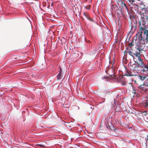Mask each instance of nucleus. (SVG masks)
I'll return each instance as SVG.
<instances>
[{"label":"nucleus","mask_w":148,"mask_h":148,"mask_svg":"<svg viewBox=\"0 0 148 148\" xmlns=\"http://www.w3.org/2000/svg\"><path fill=\"white\" fill-rule=\"evenodd\" d=\"M137 42L136 45L137 47V49L139 50V51L144 50L145 47V43H147L148 41V37L144 35L143 37L142 36V34L140 33V34L137 39Z\"/></svg>","instance_id":"obj_1"},{"label":"nucleus","mask_w":148,"mask_h":148,"mask_svg":"<svg viewBox=\"0 0 148 148\" xmlns=\"http://www.w3.org/2000/svg\"><path fill=\"white\" fill-rule=\"evenodd\" d=\"M148 26H145L143 24L140 23V27H139L140 31L141 34H142L143 32V35L145 36L148 37Z\"/></svg>","instance_id":"obj_2"},{"label":"nucleus","mask_w":148,"mask_h":148,"mask_svg":"<svg viewBox=\"0 0 148 148\" xmlns=\"http://www.w3.org/2000/svg\"><path fill=\"white\" fill-rule=\"evenodd\" d=\"M129 5L131 8V11L132 12H133L135 14L138 13L139 7L138 5L133 3Z\"/></svg>","instance_id":"obj_3"},{"label":"nucleus","mask_w":148,"mask_h":148,"mask_svg":"<svg viewBox=\"0 0 148 148\" xmlns=\"http://www.w3.org/2000/svg\"><path fill=\"white\" fill-rule=\"evenodd\" d=\"M119 8L121 10L124 11L126 10L128 12V8L126 6V5L125 3L123 1H119Z\"/></svg>","instance_id":"obj_4"},{"label":"nucleus","mask_w":148,"mask_h":148,"mask_svg":"<svg viewBox=\"0 0 148 148\" xmlns=\"http://www.w3.org/2000/svg\"><path fill=\"white\" fill-rule=\"evenodd\" d=\"M123 10H121L118 9L116 10L115 12L119 19L120 18L122 17L123 18H125V15L123 13Z\"/></svg>","instance_id":"obj_5"},{"label":"nucleus","mask_w":148,"mask_h":148,"mask_svg":"<svg viewBox=\"0 0 148 148\" xmlns=\"http://www.w3.org/2000/svg\"><path fill=\"white\" fill-rule=\"evenodd\" d=\"M141 20L140 21H143L148 19V11H145L141 15Z\"/></svg>","instance_id":"obj_6"},{"label":"nucleus","mask_w":148,"mask_h":148,"mask_svg":"<svg viewBox=\"0 0 148 148\" xmlns=\"http://www.w3.org/2000/svg\"><path fill=\"white\" fill-rule=\"evenodd\" d=\"M142 24H143L145 26H148V18L147 19H145L143 21H139V27H140V23Z\"/></svg>","instance_id":"obj_7"},{"label":"nucleus","mask_w":148,"mask_h":148,"mask_svg":"<svg viewBox=\"0 0 148 148\" xmlns=\"http://www.w3.org/2000/svg\"><path fill=\"white\" fill-rule=\"evenodd\" d=\"M141 51H138L135 52L134 53V55L135 56H136L138 58V60H141V59L140 57V53Z\"/></svg>","instance_id":"obj_8"},{"label":"nucleus","mask_w":148,"mask_h":148,"mask_svg":"<svg viewBox=\"0 0 148 148\" xmlns=\"http://www.w3.org/2000/svg\"><path fill=\"white\" fill-rule=\"evenodd\" d=\"M128 53L132 57L135 62L137 64H138V62L137 61V60H135V58L134 57V53L132 52L131 51H129L128 52Z\"/></svg>","instance_id":"obj_9"},{"label":"nucleus","mask_w":148,"mask_h":148,"mask_svg":"<svg viewBox=\"0 0 148 148\" xmlns=\"http://www.w3.org/2000/svg\"><path fill=\"white\" fill-rule=\"evenodd\" d=\"M145 85L144 83L142 85H141L138 87V88L140 89V91H145L146 90L145 87Z\"/></svg>","instance_id":"obj_10"},{"label":"nucleus","mask_w":148,"mask_h":148,"mask_svg":"<svg viewBox=\"0 0 148 148\" xmlns=\"http://www.w3.org/2000/svg\"><path fill=\"white\" fill-rule=\"evenodd\" d=\"M141 71L143 72L148 73V65H146L144 68L142 69Z\"/></svg>","instance_id":"obj_11"},{"label":"nucleus","mask_w":148,"mask_h":148,"mask_svg":"<svg viewBox=\"0 0 148 148\" xmlns=\"http://www.w3.org/2000/svg\"><path fill=\"white\" fill-rule=\"evenodd\" d=\"M143 105L146 108H148V99L146 100L143 103Z\"/></svg>","instance_id":"obj_12"},{"label":"nucleus","mask_w":148,"mask_h":148,"mask_svg":"<svg viewBox=\"0 0 148 148\" xmlns=\"http://www.w3.org/2000/svg\"><path fill=\"white\" fill-rule=\"evenodd\" d=\"M140 62V63L138 64L139 66L141 68H144L146 65H145L144 62H143L142 60L141 59V60H139Z\"/></svg>","instance_id":"obj_13"},{"label":"nucleus","mask_w":148,"mask_h":148,"mask_svg":"<svg viewBox=\"0 0 148 148\" xmlns=\"http://www.w3.org/2000/svg\"><path fill=\"white\" fill-rule=\"evenodd\" d=\"M135 40V41H136L137 40V37H136L135 39H133L132 42L131 43H130L129 44V46L130 47V48L131 49V47L134 45V40Z\"/></svg>","instance_id":"obj_14"},{"label":"nucleus","mask_w":148,"mask_h":148,"mask_svg":"<svg viewBox=\"0 0 148 148\" xmlns=\"http://www.w3.org/2000/svg\"><path fill=\"white\" fill-rule=\"evenodd\" d=\"M128 5H130L132 3H133L135 1V0H126Z\"/></svg>","instance_id":"obj_15"},{"label":"nucleus","mask_w":148,"mask_h":148,"mask_svg":"<svg viewBox=\"0 0 148 148\" xmlns=\"http://www.w3.org/2000/svg\"><path fill=\"white\" fill-rule=\"evenodd\" d=\"M139 79L142 81L144 80L146 78L145 76H143L140 75L139 76Z\"/></svg>","instance_id":"obj_16"},{"label":"nucleus","mask_w":148,"mask_h":148,"mask_svg":"<svg viewBox=\"0 0 148 148\" xmlns=\"http://www.w3.org/2000/svg\"><path fill=\"white\" fill-rule=\"evenodd\" d=\"M144 84L148 88V79L145 80L144 82Z\"/></svg>","instance_id":"obj_17"},{"label":"nucleus","mask_w":148,"mask_h":148,"mask_svg":"<svg viewBox=\"0 0 148 148\" xmlns=\"http://www.w3.org/2000/svg\"><path fill=\"white\" fill-rule=\"evenodd\" d=\"M136 4L139 5H141L142 4V2L141 0H136Z\"/></svg>","instance_id":"obj_18"},{"label":"nucleus","mask_w":148,"mask_h":148,"mask_svg":"<svg viewBox=\"0 0 148 148\" xmlns=\"http://www.w3.org/2000/svg\"><path fill=\"white\" fill-rule=\"evenodd\" d=\"M62 73H59L57 76L58 79H61L62 78Z\"/></svg>","instance_id":"obj_19"},{"label":"nucleus","mask_w":148,"mask_h":148,"mask_svg":"<svg viewBox=\"0 0 148 148\" xmlns=\"http://www.w3.org/2000/svg\"><path fill=\"white\" fill-rule=\"evenodd\" d=\"M114 73H113V74H111L109 73V77H111V78H114L116 77V76L114 75Z\"/></svg>","instance_id":"obj_20"},{"label":"nucleus","mask_w":148,"mask_h":148,"mask_svg":"<svg viewBox=\"0 0 148 148\" xmlns=\"http://www.w3.org/2000/svg\"><path fill=\"white\" fill-rule=\"evenodd\" d=\"M142 114L143 116H146L147 114V113L146 111L142 112Z\"/></svg>","instance_id":"obj_21"},{"label":"nucleus","mask_w":148,"mask_h":148,"mask_svg":"<svg viewBox=\"0 0 148 148\" xmlns=\"http://www.w3.org/2000/svg\"><path fill=\"white\" fill-rule=\"evenodd\" d=\"M111 103L112 104H113V103H114V104H115V102L114 99H112L111 100Z\"/></svg>","instance_id":"obj_22"},{"label":"nucleus","mask_w":148,"mask_h":148,"mask_svg":"<svg viewBox=\"0 0 148 148\" xmlns=\"http://www.w3.org/2000/svg\"><path fill=\"white\" fill-rule=\"evenodd\" d=\"M131 73H129L128 72L126 74V75L127 76H133L131 74Z\"/></svg>","instance_id":"obj_23"},{"label":"nucleus","mask_w":148,"mask_h":148,"mask_svg":"<svg viewBox=\"0 0 148 148\" xmlns=\"http://www.w3.org/2000/svg\"><path fill=\"white\" fill-rule=\"evenodd\" d=\"M84 15L87 18H88V17L89 16L88 15H87V13H84Z\"/></svg>","instance_id":"obj_24"},{"label":"nucleus","mask_w":148,"mask_h":148,"mask_svg":"<svg viewBox=\"0 0 148 148\" xmlns=\"http://www.w3.org/2000/svg\"><path fill=\"white\" fill-rule=\"evenodd\" d=\"M132 93H134V94H136V92H135V88H133V92H132Z\"/></svg>","instance_id":"obj_25"},{"label":"nucleus","mask_w":148,"mask_h":148,"mask_svg":"<svg viewBox=\"0 0 148 148\" xmlns=\"http://www.w3.org/2000/svg\"><path fill=\"white\" fill-rule=\"evenodd\" d=\"M87 19L92 22L94 21V20L92 19L91 18H90L89 16H88V18H87Z\"/></svg>","instance_id":"obj_26"},{"label":"nucleus","mask_w":148,"mask_h":148,"mask_svg":"<svg viewBox=\"0 0 148 148\" xmlns=\"http://www.w3.org/2000/svg\"><path fill=\"white\" fill-rule=\"evenodd\" d=\"M90 5H89L88 6H85V8H86L87 9H90Z\"/></svg>","instance_id":"obj_27"},{"label":"nucleus","mask_w":148,"mask_h":148,"mask_svg":"<svg viewBox=\"0 0 148 148\" xmlns=\"http://www.w3.org/2000/svg\"><path fill=\"white\" fill-rule=\"evenodd\" d=\"M39 146L43 148H44L45 147L44 146L42 145H39Z\"/></svg>","instance_id":"obj_28"},{"label":"nucleus","mask_w":148,"mask_h":148,"mask_svg":"<svg viewBox=\"0 0 148 148\" xmlns=\"http://www.w3.org/2000/svg\"><path fill=\"white\" fill-rule=\"evenodd\" d=\"M59 73H62V70H61V68H60V69L59 71Z\"/></svg>","instance_id":"obj_29"},{"label":"nucleus","mask_w":148,"mask_h":148,"mask_svg":"<svg viewBox=\"0 0 148 148\" xmlns=\"http://www.w3.org/2000/svg\"><path fill=\"white\" fill-rule=\"evenodd\" d=\"M146 140L148 141V135L147 136V138H146Z\"/></svg>","instance_id":"obj_30"},{"label":"nucleus","mask_w":148,"mask_h":148,"mask_svg":"<svg viewBox=\"0 0 148 148\" xmlns=\"http://www.w3.org/2000/svg\"><path fill=\"white\" fill-rule=\"evenodd\" d=\"M131 17H132V16L131 15H130V17L131 19Z\"/></svg>","instance_id":"obj_31"},{"label":"nucleus","mask_w":148,"mask_h":148,"mask_svg":"<svg viewBox=\"0 0 148 148\" xmlns=\"http://www.w3.org/2000/svg\"><path fill=\"white\" fill-rule=\"evenodd\" d=\"M113 130H115V129H114V127H113Z\"/></svg>","instance_id":"obj_32"},{"label":"nucleus","mask_w":148,"mask_h":148,"mask_svg":"<svg viewBox=\"0 0 148 148\" xmlns=\"http://www.w3.org/2000/svg\"><path fill=\"white\" fill-rule=\"evenodd\" d=\"M110 129H111V130H112V129H111V128H110Z\"/></svg>","instance_id":"obj_33"}]
</instances>
